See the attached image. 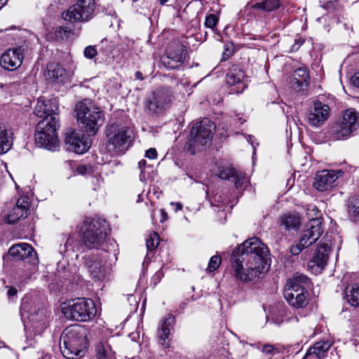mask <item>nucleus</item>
Segmentation results:
<instances>
[{"mask_svg": "<svg viewBox=\"0 0 359 359\" xmlns=\"http://www.w3.org/2000/svg\"><path fill=\"white\" fill-rule=\"evenodd\" d=\"M146 163H147V161H146L145 160H141V161L139 162V163H138V165H139V168H140V169H142V167H144V166H145Z\"/></svg>", "mask_w": 359, "mask_h": 359, "instance_id": "nucleus-54", "label": "nucleus"}, {"mask_svg": "<svg viewBox=\"0 0 359 359\" xmlns=\"http://www.w3.org/2000/svg\"><path fill=\"white\" fill-rule=\"evenodd\" d=\"M208 359H229L227 358L226 351L224 349L219 354H212Z\"/></svg>", "mask_w": 359, "mask_h": 359, "instance_id": "nucleus-46", "label": "nucleus"}, {"mask_svg": "<svg viewBox=\"0 0 359 359\" xmlns=\"http://www.w3.org/2000/svg\"><path fill=\"white\" fill-rule=\"evenodd\" d=\"M262 351L265 354L273 355L276 352V348L271 344H265L262 346Z\"/></svg>", "mask_w": 359, "mask_h": 359, "instance_id": "nucleus-44", "label": "nucleus"}, {"mask_svg": "<svg viewBox=\"0 0 359 359\" xmlns=\"http://www.w3.org/2000/svg\"><path fill=\"white\" fill-rule=\"evenodd\" d=\"M300 218L298 215L287 214L280 217V225L286 230H296L300 225Z\"/></svg>", "mask_w": 359, "mask_h": 359, "instance_id": "nucleus-32", "label": "nucleus"}, {"mask_svg": "<svg viewBox=\"0 0 359 359\" xmlns=\"http://www.w3.org/2000/svg\"><path fill=\"white\" fill-rule=\"evenodd\" d=\"M346 301L355 307H359V283L348 285L345 289Z\"/></svg>", "mask_w": 359, "mask_h": 359, "instance_id": "nucleus-30", "label": "nucleus"}, {"mask_svg": "<svg viewBox=\"0 0 359 359\" xmlns=\"http://www.w3.org/2000/svg\"><path fill=\"white\" fill-rule=\"evenodd\" d=\"M172 99L173 94L170 88L159 87L147 98L146 107L151 113H161L170 107Z\"/></svg>", "mask_w": 359, "mask_h": 359, "instance_id": "nucleus-11", "label": "nucleus"}, {"mask_svg": "<svg viewBox=\"0 0 359 359\" xmlns=\"http://www.w3.org/2000/svg\"><path fill=\"white\" fill-rule=\"evenodd\" d=\"M21 309L30 313L29 318L31 321L44 322L47 318V310L43 306H39L29 309V304L25 302L22 303Z\"/></svg>", "mask_w": 359, "mask_h": 359, "instance_id": "nucleus-28", "label": "nucleus"}, {"mask_svg": "<svg viewBox=\"0 0 359 359\" xmlns=\"http://www.w3.org/2000/svg\"><path fill=\"white\" fill-rule=\"evenodd\" d=\"M81 233L83 243L87 248L105 250L109 228L104 219L86 218L81 227Z\"/></svg>", "mask_w": 359, "mask_h": 359, "instance_id": "nucleus-5", "label": "nucleus"}, {"mask_svg": "<svg viewBox=\"0 0 359 359\" xmlns=\"http://www.w3.org/2000/svg\"><path fill=\"white\" fill-rule=\"evenodd\" d=\"M163 277V272L161 269L157 271L152 277V281L154 285L158 283Z\"/></svg>", "mask_w": 359, "mask_h": 359, "instance_id": "nucleus-45", "label": "nucleus"}, {"mask_svg": "<svg viewBox=\"0 0 359 359\" xmlns=\"http://www.w3.org/2000/svg\"><path fill=\"white\" fill-rule=\"evenodd\" d=\"M66 70L57 62H51L47 65L46 76L55 82H62L66 78Z\"/></svg>", "mask_w": 359, "mask_h": 359, "instance_id": "nucleus-27", "label": "nucleus"}, {"mask_svg": "<svg viewBox=\"0 0 359 359\" xmlns=\"http://www.w3.org/2000/svg\"><path fill=\"white\" fill-rule=\"evenodd\" d=\"M218 17L215 14L208 15L205 21V25L206 27L213 29L218 22Z\"/></svg>", "mask_w": 359, "mask_h": 359, "instance_id": "nucleus-42", "label": "nucleus"}, {"mask_svg": "<svg viewBox=\"0 0 359 359\" xmlns=\"http://www.w3.org/2000/svg\"><path fill=\"white\" fill-rule=\"evenodd\" d=\"M348 0H325L323 8L329 11H335L341 8Z\"/></svg>", "mask_w": 359, "mask_h": 359, "instance_id": "nucleus-37", "label": "nucleus"}, {"mask_svg": "<svg viewBox=\"0 0 359 359\" xmlns=\"http://www.w3.org/2000/svg\"><path fill=\"white\" fill-rule=\"evenodd\" d=\"M352 81L354 86L359 88V72L354 74L352 78Z\"/></svg>", "mask_w": 359, "mask_h": 359, "instance_id": "nucleus-48", "label": "nucleus"}, {"mask_svg": "<svg viewBox=\"0 0 359 359\" xmlns=\"http://www.w3.org/2000/svg\"><path fill=\"white\" fill-rule=\"evenodd\" d=\"M233 180H234L235 186L237 189H242L246 187L248 179L245 176V174L236 170V175H233Z\"/></svg>", "mask_w": 359, "mask_h": 359, "instance_id": "nucleus-38", "label": "nucleus"}, {"mask_svg": "<svg viewBox=\"0 0 359 359\" xmlns=\"http://www.w3.org/2000/svg\"><path fill=\"white\" fill-rule=\"evenodd\" d=\"M36 116L45 118H53L58 114V104L55 100H46L41 97L38 99L34 111Z\"/></svg>", "mask_w": 359, "mask_h": 359, "instance_id": "nucleus-22", "label": "nucleus"}, {"mask_svg": "<svg viewBox=\"0 0 359 359\" xmlns=\"http://www.w3.org/2000/svg\"><path fill=\"white\" fill-rule=\"evenodd\" d=\"M248 142H250L252 144H253V142L252 141V137L249 136V139L248 140Z\"/></svg>", "mask_w": 359, "mask_h": 359, "instance_id": "nucleus-57", "label": "nucleus"}, {"mask_svg": "<svg viewBox=\"0 0 359 359\" xmlns=\"http://www.w3.org/2000/svg\"><path fill=\"white\" fill-rule=\"evenodd\" d=\"M109 257V254L104 250L86 258V265L92 278L97 280H103L106 278L109 270L106 263Z\"/></svg>", "mask_w": 359, "mask_h": 359, "instance_id": "nucleus-12", "label": "nucleus"}, {"mask_svg": "<svg viewBox=\"0 0 359 359\" xmlns=\"http://www.w3.org/2000/svg\"><path fill=\"white\" fill-rule=\"evenodd\" d=\"M186 59L185 47L178 41L170 43L166 49V57L163 58L164 65L170 69L180 66Z\"/></svg>", "mask_w": 359, "mask_h": 359, "instance_id": "nucleus-14", "label": "nucleus"}, {"mask_svg": "<svg viewBox=\"0 0 359 359\" xmlns=\"http://www.w3.org/2000/svg\"><path fill=\"white\" fill-rule=\"evenodd\" d=\"M215 129V123L208 118L195 123L191 130V139L187 144L188 149L210 144Z\"/></svg>", "mask_w": 359, "mask_h": 359, "instance_id": "nucleus-9", "label": "nucleus"}, {"mask_svg": "<svg viewBox=\"0 0 359 359\" xmlns=\"http://www.w3.org/2000/svg\"><path fill=\"white\" fill-rule=\"evenodd\" d=\"M69 239L67 240V243H65V245L67 244V243H69Z\"/></svg>", "mask_w": 359, "mask_h": 359, "instance_id": "nucleus-59", "label": "nucleus"}, {"mask_svg": "<svg viewBox=\"0 0 359 359\" xmlns=\"http://www.w3.org/2000/svg\"><path fill=\"white\" fill-rule=\"evenodd\" d=\"M24 50V48L19 46L6 51L1 57V67L8 71L18 69L22 63Z\"/></svg>", "mask_w": 359, "mask_h": 359, "instance_id": "nucleus-19", "label": "nucleus"}, {"mask_svg": "<svg viewBox=\"0 0 359 359\" xmlns=\"http://www.w3.org/2000/svg\"><path fill=\"white\" fill-rule=\"evenodd\" d=\"M67 149L76 154H83L90 148L86 135L75 130L67 133L65 137Z\"/></svg>", "mask_w": 359, "mask_h": 359, "instance_id": "nucleus-20", "label": "nucleus"}, {"mask_svg": "<svg viewBox=\"0 0 359 359\" xmlns=\"http://www.w3.org/2000/svg\"><path fill=\"white\" fill-rule=\"evenodd\" d=\"M88 330L83 325H72L63 331L60 341V348L64 357L74 359L86 348Z\"/></svg>", "mask_w": 359, "mask_h": 359, "instance_id": "nucleus-2", "label": "nucleus"}, {"mask_svg": "<svg viewBox=\"0 0 359 359\" xmlns=\"http://www.w3.org/2000/svg\"><path fill=\"white\" fill-rule=\"evenodd\" d=\"M331 346V343L329 341L316 342L313 347L309 349L307 353L318 356L319 359H322V358L325 356Z\"/></svg>", "mask_w": 359, "mask_h": 359, "instance_id": "nucleus-33", "label": "nucleus"}, {"mask_svg": "<svg viewBox=\"0 0 359 359\" xmlns=\"http://www.w3.org/2000/svg\"><path fill=\"white\" fill-rule=\"evenodd\" d=\"M323 232L321 221L319 218H313L309 221L303 230L298 243L290 248L292 255H299L304 248L317 241Z\"/></svg>", "mask_w": 359, "mask_h": 359, "instance_id": "nucleus-8", "label": "nucleus"}, {"mask_svg": "<svg viewBox=\"0 0 359 359\" xmlns=\"http://www.w3.org/2000/svg\"><path fill=\"white\" fill-rule=\"evenodd\" d=\"M94 0H77L76 3L62 13V18L70 22H87L94 14Z\"/></svg>", "mask_w": 359, "mask_h": 359, "instance_id": "nucleus-10", "label": "nucleus"}, {"mask_svg": "<svg viewBox=\"0 0 359 359\" xmlns=\"http://www.w3.org/2000/svg\"><path fill=\"white\" fill-rule=\"evenodd\" d=\"M330 114V107L320 101H314L307 114L308 123L314 128L323 124L329 118Z\"/></svg>", "mask_w": 359, "mask_h": 359, "instance_id": "nucleus-16", "label": "nucleus"}, {"mask_svg": "<svg viewBox=\"0 0 359 359\" xmlns=\"http://www.w3.org/2000/svg\"><path fill=\"white\" fill-rule=\"evenodd\" d=\"M344 172L341 170H323L316 173L314 187L320 191H327L335 186L336 181L342 176Z\"/></svg>", "mask_w": 359, "mask_h": 359, "instance_id": "nucleus-17", "label": "nucleus"}, {"mask_svg": "<svg viewBox=\"0 0 359 359\" xmlns=\"http://www.w3.org/2000/svg\"><path fill=\"white\" fill-rule=\"evenodd\" d=\"M284 297L291 306L295 308H303L308 304L306 289L299 290L286 285Z\"/></svg>", "mask_w": 359, "mask_h": 359, "instance_id": "nucleus-23", "label": "nucleus"}, {"mask_svg": "<svg viewBox=\"0 0 359 359\" xmlns=\"http://www.w3.org/2000/svg\"><path fill=\"white\" fill-rule=\"evenodd\" d=\"M74 111L82 130L88 135H95L104 122V111L88 100L77 103Z\"/></svg>", "mask_w": 359, "mask_h": 359, "instance_id": "nucleus-3", "label": "nucleus"}, {"mask_svg": "<svg viewBox=\"0 0 359 359\" xmlns=\"http://www.w3.org/2000/svg\"><path fill=\"white\" fill-rule=\"evenodd\" d=\"M59 128L60 118L57 116L39 122L34 135L36 144L48 150H55L59 145L57 133Z\"/></svg>", "mask_w": 359, "mask_h": 359, "instance_id": "nucleus-6", "label": "nucleus"}, {"mask_svg": "<svg viewBox=\"0 0 359 359\" xmlns=\"http://www.w3.org/2000/svg\"><path fill=\"white\" fill-rule=\"evenodd\" d=\"M105 149L111 155H122L133 141L130 128L118 122L108 123L105 128Z\"/></svg>", "mask_w": 359, "mask_h": 359, "instance_id": "nucleus-4", "label": "nucleus"}, {"mask_svg": "<svg viewBox=\"0 0 359 359\" xmlns=\"http://www.w3.org/2000/svg\"><path fill=\"white\" fill-rule=\"evenodd\" d=\"M8 0H0V9L7 3Z\"/></svg>", "mask_w": 359, "mask_h": 359, "instance_id": "nucleus-55", "label": "nucleus"}, {"mask_svg": "<svg viewBox=\"0 0 359 359\" xmlns=\"http://www.w3.org/2000/svg\"><path fill=\"white\" fill-rule=\"evenodd\" d=\"M191 154H194V153H195V151H194V150H191Z\"/></svg>", "mask_w": 359, "mask_h": 359, "instance_id": "nucleus-58", "label": "nucleus"}, {"mask_svg": "<svg viewBox=\"0 0 359 359\" xmlns=\"http://www.w3.org/2000/svg\"><path fill=\"white\" fill-rule=\"evenodd\" d=\"M145 156L150 158V159H154L156 158L157 156V152H156V150L155 149H153V148H150L149 149L146 153H145Z\"/></svg>", "mask_w": 359, "mask_h": 359, "instance_id": "nucleus-47", "label": "nucleus"}, {"mask_svg": "<svg viewBox=\"0 0 359 359\" xmlns=\"http://www.w3.org/2000/svg\"><path fill=\"white\" fill-rule=\"evenodd\" d=\"M359 127V115L354 109H346L334 130V138H347Z\"/></svg>", "mask_w": 359, "mask_h": 359, "instance_id": "nucleus-13", "label": "nucleus"}, {"mask_svg": "<svg viewBox=\"0 0 359 359\" xmlns=\"http://www.w3.org/2000/svg\"><path fill=\"white\" fill-rule=\"evenodd\" d=\"M11 135L5 126L0 125V154H5L11 149L13 144Z\"/></svg>", "mask_w": 359, "mask_h": 359, "instance_id": "nucleus-29", "label": "nucleus"}, {"mask_svg": "<svg viewBox=\"0 0 359 359\" xmlns=\"http://www.w3.org/2000/svg\"><path fill=\"white\" fill-rule=\"evenodd\" d=\"M175 324V318L172 314L163 317L158 327L157 336L159 344L164 347L169 346V336Z\"/></svg>", "mask_w": 359, "mask_h": 359, "instance_id": "nucleus-24", "label": "nucleus"}, {"mask_svg": "<svg viewBox=\"0 0 359 359\" xmlns=\"http://www.w3.org/2000/svg\"><path fill=\"white\" fill-rule=\"evenodd\" d=\"M135 77L137 80L142 81L144 79L142 73L141 72H136L135 74Z\"/></svg>", "mask_w": 359, "mask_h": 359, "instance_id": "nucleus-53", "label": "nucleus"}, {"mask_svg": "<svg viewBox=\"0 0 359 359\" xmlns=\"http://www.w3.org/2000/svg\"><path fill=\"white\" fill-rule=\"evenodd\" d=\"M311 284L310 279L302 273H297L292 278L287 280V286H291L296 289H305Z\"/></svg>", "mask_w": 359, "mask_h": 359, "instance_id": "nucleus-31", "label": "nucleus"}, {"mask_svg": "<svg viewBox=\"0 0 359 359\" xmlns=\"http://www.w3.org/2000/svg\"><path fill=\"white\" fill-rule=\"evenodd\" d=\"M97 359H114L115 352L107 343H99L96 345Z\"/></svg>", "mask_w": 359, "mask_h": 359, "instance_id": "nucleus-34", "label": "nucleus"}, {"mask_svg": "<svg viewBox=\"0 0 359 359\" xmlns=\"http://www.w3.org/2000/svg\"><path fill=\"white\" fill-rule=\"evenodd\" d=\"M84 55L88 59H93L97 55V50L95 46H89L84 49Z\"/></svg>", "mask_w": 359, "mask_h": 359, "instance_id": "nucleus-43", "label": "nucleus"}, {"mask_svg": "<svg viewBox=\"0 0 359 359\" xmlns=\"http://www.w3.org/2000/svg\"><path fill=\"white\" fill-rule=\"evenodd\" d=\"M269 250L258 238L245 241L231 255V266L236 280L250 283L258 280L269 269Z\"/></svg>", "mask_w": 359, "mask_h": 359, "instance_id": "nucleus-1", "label": "nucleus"}, {"mask_svg": "<svg viewBox=\"0 0 359 359\" xmlns=\"http://www.w3.org/2000/svg\"><path fill=\"white\" fill-rule=\"evenodd\" d=\"M221 264V258L217 255L212 256L208 263L207 271L209 272H213L218 269Z\"/></svg>", "mask_w": 359, "mask_h": 359, "instance_id": "nucleus-41", "label": "nucleus"}, {"mask_svg": "<svg viewBox=\"0 0 359 359\" xmlns=\"http://www.w3.org/2000/svg\"><path fill=\"white\" fill-rule=\"evenodd\" d=\"M309 83V70L306 67L297 69L293 73L290 84L293 88L300 91L303 90Z\"/></svg>", "mask_w": 359, "mask_h": 359, "instance_id": "nucleus-26", "label": "nucleus"}, {"mask_svg": "<svg viewBox=\"0 0 359 359\" xmlns=\"http://www.w3.org/2000/svg\"><path fill=\"white\" fill-rule=\"evenodd\" d=\"M160 212H161V222H163L165 220H166L168 219V215H167V212L163 209H161L160 210Z\"/></svg>", "mask_w": 359, "mask_h": 359, "instance_id": "nucleus-52", "label": "nucleus"}, {"mask_svg": "<svg viewBox=\"0 0 359 359\" xmlns=\"http://www.w3.org/2000/svg\"><path fill=\"white\" fill-rule=\"evenodd\" d=\"M62 312L70 320L88 321L97 313L95 302L90 299L77 298L62 304Z\"/></svg>", "mask_w": 359, "mask_h": 359, "instance_id": "nucleus-7", "label": "nucleus"}, {"mask_svg": "<svg viewBox=\"0 0 359 359\" xmlns=\"http://www.w3.org/2000/svg\"><path fill=\"white\" fill-rule=\"evenodd\" d=\"M28 198L27 197H20L17 201L15 206L5 216V221L8 224H13L24 217L28 210Z\"/></svg>", "mask_w": 359, "mask_h": 359, "instance_id": "nucleus-25", "label": "nucleus"}, {"mask_svg": "<svg viewBox=\"0 0 359 359\" xmlns=\"http://www.w3.org/2000/svg\"><path fill=\"white\" fill-rule=\"evenodd\" d=\"M160 3L161 4H164L168 1V0H159Z\"/></svg>", "mask_w": 359, "mask_h": 359, "instance_id": "nucleus-56", "label": "nucleus"}, {"mask_svg": "<svg viewBox=\"0 0 359 359\" xmlns=\"http://www.w3.org/2000/svg\"><path fill=\"white\" fill-rule=\"evenodd\" d=\"M159 243V236L156 232H153L146 240V246L148 250H154Z\"/></svg>", "mask_w": 359, "mask_h": 359, "instance_id": "nucleus-39", "label": "nucleus"}, {"mask_svg": "<svg viewBox=\"0 0 359 359\" xmlns=\"http://www.w3.org/2000/svg\"><path fill=\"white\" fill-rule=\"evenodd\" d=\"M280 6V0H265L256 4L253 6V8L265 11H273L278 9Z\"/></svg>", "mask_w": 359, "mask_h": 359, "instance_id": "nucleus-36", "label": "nucleus"}, {"mask_svg": "<svg viewBox=\"0 0 359 359\" xmlns=\"http://www.w3.org/2000/svg\"><path fill=\"white\" fill-rule=\"evenodd\" d=\"M170 205L175 207V212L180 210L182 208V205L179 202H171Z\"/></svg>", "mask_w": 359, "mask_h": 359, "instance_id": "nucleus-50", "label": "nucleus"}, {"mask_svg": "<svg viewBox=\"0 0 359 359\" xmlns=\"http://www.w3.org/2000/svg\"><path fill=\"white\" fill-rule=\"evenodd\" d=\"M8 255L16 260L28 259V262L33 264L38 262L34 248L26 243L12 245L8 250Z\"/></svg>", "mask_w": 359, "mask_h": 359, "instance_id": "nucleus-21", "label": "nucleus"}, {"mask_svg": "<svg viewBox=\"0 0 359 359\" xmlns=\"http://www.w3.org/2000/svg\"><path fill=\"white\" fill-rule=\"evenodd\" d=\"M18 290L15 287H9L7 292L8 297H14L17 294Z\"/></svg>", "mask_w": 359, "mask_h": 359, "instance_id": "nucleus-49", "label": "nucleus"}, {"mask_svg": "<svg viewBox=\"0 0 359 359\" xmlns=\"http://www.w3.org/2000/svg\"><path fill=\"white\" fill-rule=\"evenodd\" d=\"M226 83L232 93H241L247 88L245 72L238 66L230 67L226 74Z\"/></svg>", "mask_w": 359, "mask_h": 359, "instance_id": "nucleus-18", "label": "nucleus"}, {"mask_svg": "<svg viewBox=\"0 0 359 359\" xmlns=\"http://www.w3.org/2000/svg\"><path fill=\"white\" fill-rule=\"evenodd\" d=\"M348 213L351 220L354 222H359V197H350Z\"/></svg>", "mask_w": 359, "mask_h": 359, "instance_id": "nucleus-35", "label": "nucleus"}, {"mask_svg": "<svg viewBox=\"0 0 359 359\" xmlns=\"http://www.w3.org/2000/svg\"><path fill=\"white\" fill-rule=\"evenodd\" d=\"M330 246L327 243H320L313 257L308 262V269L315 274H318L325 268L329 259Z\"/></svg>", "mask_w": 359, "mask_h": 359, "instance_id": "nucleus-15", "label": "nucleus"}, {"mask_svg": "<svg viewBox=\"0 0 359 359\" xmlns=\"http://www.w3.org/2000/svg\"><path fill=\"white\" fill-rule=\"evenodd\" d=\"M236 169L230 167L223 168L219 172V177L223 180H231L233 179V175H236Z\"/></svg>", "mask_w": 359, "mask_h": 359, "instance_id": "nucleus-40", "label": "nucleus"}, {"mask_svg": "<svg viewBox=\"0 0 359 359\" xmlns=\"http://www.w3.org/2000/svg\"><path fill=\"white\" fill-rule=\"evenodd\" d=\"M86 170L87 168L85 165H80L77 168V172L81 175L85 174Z\"/></svg>", "mask_w": 359, "mask_h": 359, "instance_id": "nucleus-51", "label": "nucleus"}]
</instances>
